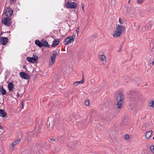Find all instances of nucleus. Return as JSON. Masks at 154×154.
I'll return each mask as SVG.
<instances>
[{
    "instance_id": "5",
    "label": "nucleus",
    "mask_w": 154,
    "mask_h": 154,
    "mask_svg": "<svg viewBox=\"0 0 154 154\" xmlns=\"http://www.w3.org/2000/svg\"><path fill=\"white\" fill-rule=\"evenodd\" d=\"M2 22L4 25L8 26H9L11 23V19L8 17L3 18L2 20Z\"/></svg>"
},
{
    "instance_id": "4",
    "label": "nucleus",
    "mask_w": 154,
    "mask_h": 154,
    "mask_svg": "<svg viewBox=\"0 0 154 154\" xmlns=\"http://www.w3.org/2000/svg\"><path fill=\"white\" fill-rule=\"evenodd\" d=\"M13 14V10L10 7H8L4 11V14L6 17H10Z\"/></svg>"
},
{
    "instance_id": "18",
    "label": "nucleus",
    "mask_w": 154,
    "mask_h": 154,
    "mask_svg": "<svg viewBox=\"0 0 154 154\" xmlns=\"http://www.w3.org/2000/svg\"><path fill=\"white\" fill-rule=\"evenodd\" d=\"M35 44L40 47H42L43 46L42 42L38 40H37L35 41Z\"/></svg>"
},
{
    "instance_id": "10",
    "label": "nucleus",
    "mask_w": 154,
    "mask_h": 154,
    "mask_svg": "<svg viewBox=\"0 0 154 154\" xmlns=\"http://www.w3.org/2000/svg\"><path fill=\"white\" fill-rule=\"evenodd\" d=\"M57 53L55 51L53 50L51 52L50 54V58L55 60Z\"/></svg>"
},
{
    "instance_id": "1",
    "label": "nucleus",
    "mask_w": 154,
    "mask_h": 154,
    "mask_svg": "<svg viewBox=\"0 0 154 154\" xmlns=\"http://www.w3.org/2000/svg\"><path fill=\"white\" fill-rule=\"evenodd\" d=\"M125 29L124 26L118 25L116 26V29L112 33V35L115 38H118L121 35L122 32Z\"/></svg>"
},
{
    "instance_id": "40",
    "label": "nucleus",
    "mask_w": 154,
    "mask_h": 154,
    "mask_svg": "<svg viewBox=\"0 0 154 154\" xmlns=\"http://www.w3.org/2000/svg\"><path fill=\"white\" fill-rule=\"evenodd\" d=\"M130 0H129V1H128V3H130Z\"/></svg>"
},
{
    "instance_id": "16",
    "label": "nucleus",
    "mask_w": 154,
    "mask_h": 154,
    "mask_svg": "<svg viewBox=\"0 0 154 154\" xmlns=\"http://www.w3.org/2000/svg\"><path fill=\"white\" fill-rule=\"evenodd\" d=\"M0 92L2 95L6 94V91L4 88L2 86L0 87Z\"/></svg>"
},
{
    "instance_id": "6",
    "label": "nucleus",
    "mask_w": 154,
    "mask_h": 154,
    "mask_svg": "<svg viewBox=\"0 0 154 154\" xmlns=\"http://www.w3.org/2000/svg\"><path fill=\"white\" fill-rule=\"evenodd\" d=\"M33 57H28L26 60L29 62L34 63L38 59V57L36 55L33 56Z\"/></svg>"
},
{
    "instance_id": "24",
    "label": "nucleus",
    "mask_w": 154,
    "mask_h": 154,
    "mask_svg": "<svg viewBox=\"0 0 154 154\" xmlns=\"http://www.w3.org/2000/svg\"><path fill=\"white\" fill-rule=\"evenodd\" d=\"M0 134H2L4 131V128L2 126L0 125Z\"/></svg>"
},
{
    "instance_id": "12",
    "label": "nucleus",
    "mask_w": 154,
    "mask_h": 154,
    "mask_svg": "<svg viewBox=\"0 0 154 154\" xmlns=\"http://www.w3.org/2000/svg\"><path fill=\"white\" fill-rule=\"evenodd\" d=\"M124 98L123 95L121 93L119 94L117 98V101L123 102Z\"/></svg>"
},
{
    "instance_id": "25",
    "label": "nucleus",
    "mask_w": 154,
    "mask_h": 154,
    "mask_svg": "<svg viewBox=\"0 0 154 154\" xmlns=\"http://www.w3.org/2000/svg\"><path fill=\"white\" fill-rule=\"evenodd\" d=\"M85 103L86 106H89L90 105L89 100L88 99L87 100L85 101Z\"/></svg>"
},
{
    "instance_id": "36",
    "label": "nucleus",
    "mask_w": 154,
    "mask_h": 154,
    "mask_svg": "<svg viewBox=\"0 0 154 154\" xmlns=\"http://www.w3.org/2000/svg\"><path fill=\"white\" fill-rule=\"evenodd\" d=\"M14 1H15V0H11L10 2V3H12Z\"/></svg>"
},
{
    "instance_id": "2",
    "label": "nucleus",
    "mask_w": 154,
    "mask_h": 154,
    "mask_svg": "<svg viewBox=\"0 0 154 154\" xmlns=\"http://www.w3.org/2000/svg\"><path fill=\"white\" fill-rule=\"evenodd\" d=\"M65 4L67 8L76 9L77 7V4L75 2L68 1L65 0Z\"/></svg>"
},
{
    "instance_id": "37",
    "label": "nucleus",
    "mask_w": 154,
    "mask_h": 154,
    "mask_svg": "<svg viewBox=\"0 0 154 154\" xmlns=\"http://www.w3.org/2000/svg\"><path fill=\"white\" fill-rule=\"evenodd\" d=\"M17 97H18L20 96V94L19 93H17Z\"/></svg>"
},
{
    "instance_id": "31",
    "label": "nucleus",
    "mask_w": 154,
    "mask_h": 154,
    "mask_svg": "<svg viewBox=\"0 0 154 154\" xmlns=\"http://www.w3.org/2000/svg\"><path fill=\"white\" fill-rule=\"evenodd\" d=\"M79 27H77L76 30V32L77 34L78 35V34L79 33Z\"/></svg>"
},
{
    "instance_id": "11",
    "label": "nucleus",
    "mask_w": 154,
    "mask_h": 154,
    "mask_svg": "<svg viewBox=\"0 0 154 154\" xmlns=\"http://www.w3.org/2000/svg\"><path fill=\"white\" fill-rule=\"evenodd\" d=\"M8 88L9 91H12L13 93V90L14 89L15 86L13 83L10 82L8 83Z\"/></svg>"
},
{
    "instance_id": "7",
    "label": "nucleus",
    "mask_w": 154,
    "mask_h": 154,
    "mask_svg": "<svg viewBox=\"0 0 154 154\" xmlns=\"http://www.w3.org/2000/svg\"><path fill=\"white\" fill-rule=\"evenodd\" d=\"M8 41V37H1L0 38V44L3 45H6Z\"/></svg>"
},
{
    "instance_id": "34",
    "label": "nucleus",
    "mask_w": 154,
    "mask_h": 154,
    "mask_svg": "<svg viewBox=\"0 0 154 154\" xmlns=\"http://www.w3.org/2000/svg\"><path fill=\"white\" fill-rule=\"evenodd\" d=\"M141 26V24H139L138 27H137V29L139 30V29L140 28Z\"/></svg>"
},
{
    "instance_id": "30",
    "label": "nucleus",
    "mask_w": 154,
    "mask_h": 154,
    "mask_svg": "<svg viewBox=\"0 0 154 154\" xmlns=\"http://www.w3.org/2000/svg\"><path fill=\"white\" fill-rule=\"evenodd\" d=\"M49 127L48 128V129L50 131H52L53 129V128L52 127V125H51V127H50V124H49Z\"/></svg>"
},
{
    "instance_id": "39",
    "label": "nucleus",
    "mask_w": 154,
    "mask_h": 154,
    "mask_svg": "<svg viewBox=\"0 0 154 154\" xmlns=\"http://www.w3.org/2000/svg\"><path fill=\"white\" fill-rule=\"evenodd\" d=\"M82 8L83 9H83H84V8H83V6L82 5Z\"/></svg>"
},
{
    "instance_id": "21",
    "label": "nucleus",
    "mask_w": 154,
    "mask_h": 154,
    "mask_svg": "<svg viewBox=\"0 0 154 154\" xmlns=\"http://www.w3.org/2000/svg\"><path fill=\"white\" fill-rule=\"evenodd\" d=\"M123 102H119L117 101V108L118 109H120L122 108V104Z\"/></svg>"
},
{
    "instance_id": "41",
    "label": "nucleus",
    "mask_w": 154,
    "mask_h": 154,
    "mask_svg": "<svg viewBox=\"0 0 154 154\" xmlns=\"http://www.w3.org/2000/svg\"><path fill=\"white\" fill-rule=\"evenodd\" d=\"M134 26H135V23L134 24Z\"/></svg>"
},
{
    "instance_id": "38",
    "label": "nucleus",
    "mask_w": 154,
    "mask_h": 154,
    "mask_svg": "<svg viewBox=\"0 0 154 154\" xmlns=\"http://www.w3.org/2000/svg\"><path fill=\"white\" fill-rule=\"evenodd\" d=\"M154 59V60L152 62V65H154V58L153 59Z\"/></svg>"
},
{
    "instance_id": "17",
    "label": "nucleus",
    "mask_w": 154,
    "mask_h": 154,
    "mask_svg": "<svg viewBox=\"0 0 154 154\" xmlns=\"http://www.w3.org/2000/svg\"><path fill=\"white\" fill-rule=\"evenodd\" d=\"M60 40L59 39H55L53 42V43L52 45V46L54 47L58 45L59 43Z\"/></svg>"
},
{
    "instance_id": "26",
    "label": "nucleus",
    "mask_w": 154,
    "mask_h": 154,
    "mask_svg": "<svg viewBox=\"0 0 154 154\" xmlns=\"http://www.w3.org/2000/svg\"><path fill=\"white\" fill-rule=\"evenodd\" d=\"M150 149L152 152L154 153V146L153 145H151L150 146Z\"/></svg>"
},
{
    "instance_id": "29",
    "label": "nucleus",
    "mask_w": 154,
    "mask_h": 154,
    "mask_svg": "<svg viewBox=\"0 0 154 154\" xmlns=\"http://www.w3.org/2000/svg\"><path fill=\"white\" fill-rule=\"evenodd\" d=\"M119 21L120 23L121 24H123L124 23V21L123 20L121 19L120 18H119Z\"/></svg>"
},
{
    "instance_id": "22",
    "label": "nucleus",
    "mask_w": 154,
    "mask_h": 154,
    "mask_svg": "<svg viewBox=\"0 0 154 154\" xmlns=\"http://www.w3.org/2000/svg\"><path fill=\"white\" fill-rule=\"evenodd\" d=\"M149 105L150 106L154 108V101L152 100L149 101Z\"/></svg>"
},
{
    "instance_id": "13",
    "label": "nucleus",
    "mask_w": 154,
    "mask_h": 154,
    "mask_svg": "<svg viewBox=\"0 0 154 154\" xmlns=\"http://www.w3.org/2000/svg\"><path fill=\"white\" fill-rule=\"evenodd\" d=\"M153 131L151 130L146 132L145 133V137L146 138L149 139L151 137V135L152 134Z\"/></svg>"
},
{
    "instance_id": "27",
    "label": "nucleus",
    "mask_w": 154,
    "mask_h": 154,
    "mask_svg": "<svg viewBox=\"0 0 154 154\" xmlns=\"http://www.w3.org/2000/svg\"><path fill=\"white\" fill-rule=\"evenodd\" d=\"M124 138L125 140H128L129 138V136L128 134H125L124 135Z\"/></svg>"
},
{
    "instance_id": "15",
    "label": "nucleus",
    "mask_w": 154,
    "mask_h": 154,
    "mask_svg": "<svg viewBox=\"0 0 154 154\" xmlns=\"http://www.w3.org/2000/svg\"><path fill=\"white\" fill-rule=\"evenodd\" d=\"M7 115V113L5 112L3 109H0V116L4 117L6 116Z\"/></svg>"
},
{
    "instance_id": "33",
    "label": "nucleus",
    "mask_w": 154,
    "mask_h": 154,
    "mask_svg": "<svg viewBox=\"0 0 154 154\" xmlns=\"http://www.w3.org/2000/svg\"><path fill=\"white\" fill-rule=\"evenodd\" d=\"M79 84L77 82H74L73 83V85L74 86H77V85H78Z\"/></svg>"
},
{
    "instance_id": "9",
    "label": "nucleus",
    "mask_w": 154,
    "mask_h": 154,
    "mask_svg": "<svg viewBox=\"0 0 154 154\" xmlns=\"http://www.w3.org/2000/svg\"><path fill=\"white\" fill-rule=\"evenodd\" d=\"M20 139H19L16 140H15L13 143L11 144L10 145V147L12 151H13L15 149V147H14V146L17 144L20 141Z\"/></svg>"
},
{
    "instance_id": "23",
    "label": "nucleus",
    "mask_w": 154,
    "mask_h": 154,
    "mask_svg": "<svg viewBox=\"0 0 154 154\" xmlns=\"http://www.w3.org/2000/svg\"><path fill=\"white\" fill-rule=\"evenodd\" d=\"M57 138L59 140L63 141L65 139V137L64 136H58L57 137Z\"/></svg>"
},
{
    "instance_id": "20",
    "label": "nucleus",
    "mask_w": 154,
    "mask_h": 154,
    "mask_svg": "<svg viewBox=\"0 0 154 154\" xmlns=\"http://www.w3.org/2000/svg\"><path fill=\"white\" fill-rule=\"evenodd\" d=\"M55 62V60L51 58L49 59V65L51 66Z\"/></svg>"
},
{
    "instance_id": "35",
    "label": "nucleus",
    "mask_w": 154,
    "mask_h": 154,
    "mask_svg": "<svg viewBox=\"0 0 154 154\" xmlns=\"http://www.w3.org/2000/svg\"><path fill=\"white\" fill-rule=\"evenodd\" d=\"M50 140L51 141H52V142H54L55 141V140L54 138H51Z\"/></svg>"
},
{
    "instance_id": "3",
    "label": "nucleus",
    "mask_w": 154,
    "mask_h": 154,
    "mask_svg": "<svg viewBox=\"0 0 154 154\" xmlns=\"http://www.w3.org/2000/svg\"><path fill=\"white\" fill-rule=\"evenodd\" d=\"M75 38V35H73L72 36L67 37L65 38L64 41V45H66L73 42L74 41Z\"/></svg>"
},
{
    "instance_id": "14",
    "label": "nucleus",
    "mask_w": 154,
    "mask_h": 154,
    "mask_svg": "<svg viewBox=\"0 0 154 154\" xmlns=\"http://www.w3.org/2000/svg\"><path fill=\"white\" fill-rule=\"evenodd\" d=\"M43 45V46L45 47H49L50 45L48 44V42L46 41H45V39H42L41 41Z\"/></svg>"
},
{
    "instance_id": "32",
    "label": "nucleus",
    "mask_w": 154,
    "mask_h": 154,
    "mask_svg": "<svg viewBox=\"0 0 154 154\" xmlns=\"http://www.w3.org/2000/svg\"><path fill=\"white\" fill-rule=\"evenodd\" d=\"M143 0H137V2L138 4H141L143 2Z\"/></svg>"
},
{
    "instance_id": "42",
    "label": "nucleus",
    "mask_w": 154,
    "mask_h": 154,
    "mask_svg": "<svg viewBox=\"0 0 154 154\" xmlns=\"http://www.w3.org/2000/svg\"><path fill=\"white\" fill-rule=\"evenodd\" d=\"M1 134H0V135H1Z\"/></svg>"
},
{
    "instance_id": "8",
    "label": "nucleus",
    "mask_w": 154,
    "mask_h": 154,
    "mask_svg": "<svg viewBox=\"0 0 154 154\" xmlns=\"http://www.w3.org/2000/svg\"><path fill=\"white\" fill-rule=\"evenodd\" d=\"M20 76L25 79H28L30 78L29 75L27 73L24 72H21L20 73Z\"/></svg>"
},
{
    "instance_id": "19",
    "label": "nucleus",
    "mask_w": 154,
    "mask_h": 154,
    "mask_svg": "<svg viewBox=\"0 0 154 154\" xmlns=\"http://www.w3.org/2000/svg\"><path fill=\"white\" fill-rule=\"evenodd\" d=\"M99 58L100 60L102 61H105L106 60V57L103 54L100 55Z\"/></svg>"
},
{
    "instance_id": "28",
    "label": "nucleus",
    "mask_w": 154,
    "mask_h": 154,
    "mask_svg": "<svg viewBox=\"0 0 154 154\" xmlns=\"http://www.w3.org/2000/svg\"><path fill=\"white\" fill-rule=\"evenodd\" d=\"M78 82V83L79 84H83L84 82V80L83 79L81 81H77Z\"/></svg>"
}]
</instances>
